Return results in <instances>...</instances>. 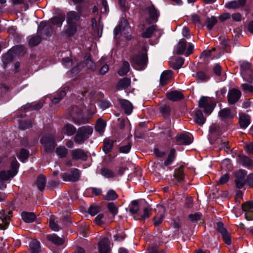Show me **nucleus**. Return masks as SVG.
Here are the masks:
<instances>
[{"instance_id":"obj_1","label":"nucleus","mask_w":253,"mask_h":253,"mask_svg":"<svg viewBox=\"0 0 253 253\" xmlns=\"http://www.w3.org/2000/svg\"><path fill=\"white\" fill-rule=\"evenodd\" d=\"M147 61V49L143 47L140 52L132 57L131 63L138 70H143L145 68Z\"/></svg>"},{"instance_id":"obj_2","label":"nucleus","mask_w":253,"mask_h":253,"mask_svg":"<svg viewBox=\"0 0 253 253\" xmlns=\"http://www.w3.org/2000/svg\"><path fill=\"white\" fill-rule=\"evenodd\" d=\"M74 137V141L78 144H81L88 139L93 132V128L89 126L80 127L76 131Z\"/></svg>"},{"instance_id":"obj_3","label":"nucleus","mask_w":253,"mask_h":253,"mask_svg":"<svg viewBox=\"0 0 253 253\" xmlns=\"http://www.w3.org/2000/svg\"><path fill=\"white\" fill-rule=\"evenodd\" d=\"M199 107L204 109L205 114L209 115L211 113L214 107L215 103L213 98L203 96L200 98L198 102Z\"/></svg>"},{"instance_id":"obj_4","label":"nucleus","mask_w":253,"mask_h":253,"mask_svg":"<svg viewBox=\"0 0 253 253\" xmlns=\"http://www.w3.org/2000/svg\"><path fill=\"white\" fill-rule=\"evenodd\" d=\"M47 26V22L46 21H43L40 23L38 29V35L31 37L29 40V43L30 46H35L41 42L42 41L41 36L42 35V30Z\"/></svg>"},{"instance_id":"obj_5","label":"nucleus","mask_w":253,"mask_h":253,"mask_svg":"<svg viewBox=\"0 0 253 253\" xmlns=\"http://www.w3.org/2000/svg\"><path fill=\"white\" fill-rule=\"evenodd\" d=\"M163 30L159 29L156 25H153L146 28L142 33V37L145 38H150L154 36L158 38L161 36Z\"/></svg>"},{"instance_id":"obj_6","label":"nucleus","mask_w":253,"mask_h":253,"mask_svg":"<svg viewBox=\"0 0 253 253\" xmlns=\"http://www.w3.org/2000/svg\"><path fill=\"white\" fill-rule=\"evenodd\" d=\"M62 63L64 66L67 68H70L72 66V65L77 64L76 66L74 67L71 70V73L73 74H77L81 71L82 63H79L76 59L73 60L69 57L65 58L63 59Z\"/></svg>"},{"instance_id":"obj_7","label":"nucleus","mask_w":253,"mask_h":253,"mask_svg":"<svg viewBox=\"0 0 253 253\" xmlns=\"http://www.w3.org/2000/svg\"><path fill=\"white\" fill-rule=\"evenodd\" d=\"M82 110L83 109L78 106L72 107L70 110V115L73 118V122L77 125L85 124L87 122V121L85 119L79 120L76 118L82 114Z\"/></svg>"},{"instance_id":"obj_8","label":"nucleus","mask_w":253,"mask_h":253,"mask_svg":"<svg viewBox=\"0 0 253 253\" xmlns=\"http://www.w3.org/2000/svg\"><path fill=\"white\" fill-rule=\"evenodd\" d=\"M246 175L247 171L244 169H240L235 173V182L237 188L240 189L244 186L246 182Z\"/></svg>"},{"instance_id":"obj_9","label":"nucleus","mask_w":253,"mask_h":253,"mask_svg":"<svg viewBox=\"0 0 253 253\" xmlns=\"http://www.w3.org/2000/svg\"><path fill=\"white\" fill-rule=\"evenodd\" d=\"M41 143L44 147L46 151L53 150L56 145L54 138L51 135H45L41 139Z\"/></svg>"},{"instance_id":"obj_10","label":"nucleus","mask_w":253,"mask_h":253,"mask_svg":"<svg viewBox=\"0 0 253 253\" xmlns=\"http://www.w3.org/2000/svg\"><path fill=\"white\" fill-rule=\"evenodd\" d=\"M12 211H9L7 213L4 210L0 211V229H5L9 223Z\"/></svg>"},{"instance_id":"obj_11","label":"nucleus","mask_w":253,"mask_h":253,"mask_svg":"<svg viewBox=\"0 0 253 253\" xmlns=\"http://www.w3.org/2000/svg\"><path fill=\"white\" fill-rule=\"evenodd\" d=\"M79 170L75 169L70 173H64L62 174V178L65 181H77L80 178Z\"/></svg>"},{"instance_id":"obj_12","label":"nucleus","mask_w":253,"mask_h":253,"mask_svg":"<svg viewBox=\"0 0 253 253\" xmlns=\"http://www.w3.org/2000/svg\"><path fill=\"white\" fill-rule=\"evenodd\" d=\"M99 253H110L111 248L110 242L108 239L104 238L98 243Z\"/></svg>"},{"instance_id":"obj_13","label":"nucleus","mask_w":253,"mask_h":253,"mask_svg":"<svg viewBox=\"0 0 253 253\" xmlns=\"http://www.w3.org/2000/svg\"><path fill=\"white\" fill-rule=\"evenodd\" d=\"M242 208L245 212V217L247 220H252L253 219V201L247 202L242 204Z\"/></svg>"},{"instance_id":"obj_14","label":"nucleus","mask_w":253,"mask_h":253,"mask_svg":"<svg viewBox=\"0 0 253 253\" xmlns=\"http://www.w3.org/2000/svg\"><path fill=\"white\" fill-rule=\"evenodd\" d=\"M80 15L75 11H71L67 13L66 20L67 24L76 25L79 26Z\"/></svg>"},{"instance_id":"obj_15","label":"nucleus","mask_w":253,"mask_h":253,"mask_svg":"<svg viewBox=\"0 0 253 253\" xmlns=\"http://www.w3.org/2000/svg\"><path fill=\"white\" fill-rule=\"evenodd\" d=\"M241 95V91L236 88L229 90L227 98L228 101L230 104H234L238 101Z\"/></svg>"},{"instance_id":"obj_16","label":"nucleus","mask_w":253,"mask_h":253,"mask_svg":"<svg viewBox=\"0 0 253 253\" xmlns=\"http://www.w3.org/2000/svg\"><path fill=\"white\" fill-rule=\"evenodd\" d=\"M236 113L228 108L221 109L218 112V116L222 120L226 121L233 119Z\"/></svg>"},{"instance_id":"obj_17","label":"nucleus","mask_w":253,"mask_h":253,"mask_svg":"<svg viewBox=\"0 0 253 253\" xmlns=\"http://www.w3.org/2000/svg\"><path fill=\"white\" fill-rule=\"evenodd\" d=\"M72 159L75 160L86 161L87 158V154L84 150L78 148L71 151Z\"/></svg>"},{"instance_id":"obj_18","label":"nucleus","mask_w":253,"mask_h":253,"mask_svg":"<svg viewBox=\"0 0 253 253\" xmlns=\"http://www.w3.org/2000/svg\"><path fill=\"white\" fill-rule=\"evenodd\" d=\"M237 161L238 163L249 169L253 168V161L248 157L239 154L237 156Z\"/></svg>"},{"instance_id":"obj_19","label":"nucleus","mask_w":253,"mask_h":253,"mask_svg":"<svg viewBox=\"0 0 253 253\" xmlns=\"http://www.w3.org/2000/svg\"><path fill=\"white\" fill-rule=\"evenodd\" d=\"M158 215L153 218L155 226H158L162 223L163 219L165 216V209L163 206L158 205L156 209Z\"/></svg>"},{"instance_id":"obj_20","label":"nucleus","mask_w":253,"mask_h":253,"mask_svg":"<svg viewBox=\"0 0 253 253\" xmlns=\"http://www.w3.org/2000/svg\"><path fill=\"white\" fill-rule=\"evenodd\" d=\"M176 141L179 144L189 145L193 141V138L190 134L183 133L176 137Z\"/></svg>"},{"instance_id":"obj_21","label":"nucleus","mask_w":253,"mask_h":253,"mask_svg":"<svg viewBox=\"0 0 253 253\" xmlns=\"http://www.w3.org/2000/svg\"><path fill=\"white\" fill-rule=\"evenodd\" d=\"M20 50H22L23 53L25 52V48L22 46H16L13 47L7 52L6 55L3 56V60L11 61L13 58V54L18 53ZM3 62L5 61H3Z\"/></svg>"},{"instance_id":"obj_22","label":"nucleus","mask_w":253,"mask_h":253,"mask_svg":"<svg viewBox=\"0 0 253 253\" xmlns=\"http://www.w3.org/2000/svg\"><path fill=\"white\" fill-rule=\"evenodd\" d=\"M118 100L125 113L127 115L130 114L133 109L132 104L129 101L126 99H119Z\"/></svg>"},{"instance_id":"obj_23","label":"nucleus","mask_w":253,"mask_h":253,"mask_svg":"<svg viewBox=\"0 0 253 253\" xmlns=\"http://www.w3.org/2000/svg\"><path fill=\"white\" fill-rule=\"evenodd\" d=\"M130 27L127 22L126 20L121 21L119 25L115 28L114 32L115 35L116 36L120 33L125 34V31L129 29Z\"/></svg>"},{"instance_id":"obj_24","label":"nucleus","mask_w":253,"mask_h":253,"mask_svg":"<svg viewBox=\"0 0 253 253\" xmlns=\"http://www.w3.org/2000/svg\"><path fill=\"white\" fill-rule=\"evenodd\" d=\"M76 128L71 124H66L61 130V132L62 134H66L68 136L73 135L76 133Z\"/></svg>"},{"instance_id":"obj_25","label":"nucleus","mask_w":253,"mask_h":253,"mask_svg":"<svg viewBox=\"0 0 253 253\" xmlns=\"http://www.w3.org/2000/svg\"><path fill=\"white\" fill-rule=\"evenodd\" d=\"M251 117L249 115L242 114L240 115L239 123L242 128H247L250 124Z\"/></svg>"},{"instance_id":"obj_26","label":"nucleus","mask_w":253,"mask_h":253,"mask_svg":"<svg viewBox=\"0 0 253 253\" xmlns=\"http://www.w3.org/2000/svg\"><path fill=\"white\" fill-rule=\"evenodd\" d=\"M167 97L170 100L177 101L182 99L184 96L180 91L174 90L167 92Z\"/></svg>"},{"instance_id":"obj_27","label":"nucleus","mask_w":253,"mask_h":253,"mask_svg":"<svg viewBox=\"0 0 253 253\" xmlns=\"http://www.w3.org/2000/svg\"><path fill=\"white\" fill-rule=\"evenodd\" d=\"M206 119L204 117L202 112L197 110L195 112L194 121L200 126L203 125L206 122Z\"/></svg>"},{"instance_id":"obj_28","label":"nucleus","mask_w":253,"mask_h":253,"mask_svg":"<svg viewBox=\"0 0 253 253\" xmlns=\"http://www.w3.org/2000/svg\"><path fill=\"white\" fill-rule=\"evenodd\" d=\"M46 238L49 241L59 246L63 245L65 242L64 239L59 237L55 234L47 235Z\"/></svg>"},{"instance_id":"obj_29","label":"nucleus","mask_w":253,"mask_h":253,"mask_svg":"<svg viewBox=\"0 0 253 253\" xmlns=\"http://www.w3.org/2000/svg\"><path fill=\"white\" fill-rule=\"evenodd\" d=\"M150 19L154 22H157L159 16V12L153 5L147 8Z\"/></svg>"},{"instance_id":"obj_30","label":"nucleus","mask_w":253,"mask_h":253,"mask_svg":"<svg viewBox=\"0 0 253 253\" xmlns=\"http://www.w3.org/2000/svg\"><path fill=\"white\" fill-rule=\"evenodd\" d=\"M131 80L128 78H124L120 80L117 84V88L119 90L126 89L130 85Z\"/></svg>"},{"instance_id":"obj_31","label":"nucleus","mask_w":253,"mask_h":253,"mask_svg":"<svg viewBox=\"0 0 253 253\" xmlns=\"http://www.w3.org/2000/svg\"><path fill=\"white\" fill-rule=\"evenodd\" d=\"M172 73L170 70H167L163 72L160 78V84L164 86L168 83L172 77Z\"/></svg>"},{"instance_id":"obj_32","label":"nucleus","mask_w":253,"mask_h":253,"mask_svg":"<svg viewBox=\"0 0 253 253\" xmlns=\"http://www.w3.org/2000/svg\"><path fill=\"white\" fill-rule=\"evenodd\" d=\"M184 167L183 166H180L175 170L174 177L178 181H182L184 178Z\"/></svg>"},{"instance_id":"obj_33","label":"nucleus","mask_w":253,"mask_h":253,"mask_svg":"<svg viewBox=\"0 0 253 253\" xmlns=\"http://www.w3.org/2000/svg\"><path fill=\"white\" fill-rule=\"evenodd\" d=\"M130 70L129 64L127 61H124L123 62V64L119 71L118 74L120 76H123L126 75Z\"/></svg>"},{"instance_id":"obj_34","label":"nucleus","mask_w":253,"mask_h":253,"mask_svg":"<svg viewBox=\"0 0 253 253\" xmlns=\"http://www.w3.org/2000/svg\"><path fill=\"white\" fill-rule=\"evenodd\" d=\"M31 253H39L41 251L40 242L37 240H32L30 244Z\"/></svg>"},{"instance_id":"obj_35","label":"nucleus","mask_w":253,"mask_h":253,"mask_svg":"<svg viewBox=\"0 0 253 253\" xmlns=\"http://www.w3.org/2000/svg\"><path fill=\"white\" fill-rule=\"evenodd\" d=\"M21 216L23 220L27 223L33 222L36 218V215L34 212H23Z\"/></svg>"},{"instance_id":"obj_36","label":"nucleus","mask_w":253,"mask_h":253,"mask_svg":"<svg viewBox=\"0 0 253 253\" xmlns=\"http://www.w3.org/2000/svg\"><path fill=\"white\" fill-rule=\"evenodd\" d=\"M106 126V123L101 119H98L96 122L95 129L100 134H102Z\"/></svg>"},{"instance_id":"obj_37","label":"nucleus","mask_w":253,"mask_h":253,"mask_svg":"<svg viewBox=\"0 0 253 253\" xmlns=\"http://www.w3.org/2000/svg\"><path fill=\"white\" fill-rule=\"evenodd\" d=\"M114 141L109 138H106L104 140V146L103 150L105 153H108L110 152L113 146Z\"/></svg>"},{"instance_id":"obj_38","label":"nucleus","mask_w":253,"mask_h":253,"mask_svg":"<svg viewBox=\"0 0 253 253\" xmlns=\"http://www.w3.org/2000/svg\"><path fill=\"white\" fill-rule=\"evenodd\" d=\"M186 41L184 39H181L176 46V53L177 54H182L185 50L186 47Z\"/></svg>"},{"instance_id":"obj_39","label":"nucleus","mask_w":253,"mask_h":253,"mask_svg":"<svg viewBox=\"0 0 253 253\" xmlns=\"http://www.w3.org/2000/svg\"><path fill=\"white\" fill-rule=\"evenodd\" d=\"M46 184V177L43 175H40L37 179V186L41 191H43Z\"/></svg>"},{"instance_id":"obj_40","label":"nucleus","mask_w":253,"mask_h":253,"mask_svg":"<svg viewBox=\"0 0 253 253\" xmlns=\"http://www.w3.org/2000/svg\"><path fill=\"white\" fill-rule=\"evenodd\" d=\"M149 211L150 210L148 208H145L143 209V213L134 215V218L135 220H144L150 216Z\"/></svg>"},{"instance_id":"obj_41","label":"nucleus","mask_w":253,"mask_h":253,"mask_svg":"<svg viewBox=\"0 0 253 253\" xmlns=\"http://www.w3.org/2000/svg\"><path fill=\"white\" fill-rule=\"evenodd\" d=\"M76 25L68 24L65 29V34L69 37L74 35L77 31V27Z\"/></svg>"},{"instance_id":"obj_42","label":"nucleus","mask_w":253,"mask_h":253,"mask_svg":"<svg viewBox=\"0 0 253 253\" xmlns=\"http://www.w3.org/2000/svg\"><path fill=\"white\" fill-rule=\"evenodd\" d=\"M10 166L11 169L10 170L12 172L11 175L12 176H15L17 174L19 168V164L15 157H13L11 160Z\"/></svg>"},{"instance_id":"obj_43","label":"nucleus","mask_w":253,"mask_h":253,"mask_svg":"<svg viewBox=\"0 0 253 253\" xmlns=\"http://www.w3.org/2000/svg\"><path fill=\"white\" fill-rule=\"evenodd\" d=\"M68 152V150L64 146H60L56 150L57 155L61 158L66 157Z\"/></svg>"},{"instance_id":"obj_44","label":"nucleus","mask_w":253,"mask_h":253,"mask_svg":"<svg viewBox=\"0 0 253 253\" xmlns=\"http://www.w3.org/2000/svg\"><path fill=\"white\" fill-rule=\"evenodd\" d=\"M12 172L10 170L7 171L2 170L0 172V179L2 181H6L9 180L10 178L13 177L12 176Z\"/></svg>"},{"instance_id":"obj_45","label":"nucleus","mask_w":253,"mask_h":253,"mask_svg":"<svg viewBox=\"0 0 253 253\" xmlns=\"http://www.w3.org/2000/svg\"><path fill=\"white\" fill-rule=\"evenodd\" d=\"M129 212L134 215L138 214L137 213L139 211L138 202L136 200L133 201L129 208Z\"/></svg>"},{"instance_id":"obj_46","label":"nucleus","mask_w":253,"mask_h":253,"mask_svg":"<svg viewBox=\"0 0 253 253\" xmlns=\"http://www.w3.org/2000/svg\"><path fill=\"white\" fill-rule=\"evenodd\" d=\"M118 198V195L116 192L111 189L108 191L107 194L104 196V199L105 200L111 201L116 200Z\"/></svg>"},{"instance_id":"obj_47","label":"nucleus","mask_w":253,"mask_h":253,"mask_svg":"<svg viewBox=\"0 0 253 253\" xmlns=\"http://www.w3.org/2000/svg\"><path fill=\"white\" fill-rule=\"evenodd\" d=\"M84 58L85 59V65L87 68L91 70H94L95 68V65L90 59V55L86 54L84 56Z\"/></svg>"},{"instance_id":"obj_48","label":"nucleus","mask_w":253,"mask_h":253,"mask_svg":"<svg viewBox=\"0 0 253 253\" xmlns=\"http://www.w3.org/2000/svg\"><path fill=\"white\" fill-rule=\"evenodd\" d=\"M175 157V150L174 149H171L170 150L169 155L167 159L165 161L164 164L165 166L170 165L174 160Z\"/></svg>"},{"instance_id":"obj_49","label":"nucleus","mask_w":253,"mask_h":253,"mask_svg":"<svg viewBox=\"0 0 253 253\" xmlns=\"http://www.w3.org/2000/svg\"><path fill=\"white\" fill-rule=\"evenodd\" d=\"M160 112L165 117H169L171 113L170 107L167 105H162L160 108Z\"/></svg>"},{"instance_id":"obj_50","label":"nucleus","mask_w":253,"mask_h":253,"mask_svg":"<svg viewBox=\"0 0 253 253\" xmlns=\"http://www.w3.org/2000/svg\"><path fill=\"white\" fill-rule=\"evenodd\" d=\"M101 173L107 178L113 177L115 175L114 172L111 169L107 168H102L101 169Z\"/></svg>"},{"instance_id":"obj_51","label":"nucleus","mask_w":253,"mask_h":253,"mask_svg":"<svg viewBox=\"0 0 253 253\" xmlns=\"http://www.w3.org/2000/svg\"><path fill=\"white\" fill-rule=\"evenodd\" d=\"M29 156V152L26 149H22L19 154L17 155L18 159L22 162H24L27 159Z\"/></svg>"},{"instance_id":"obj_52","label":"nucleus","mask_w":253,"mask_h":253,"mask_svg":"<svg viewBox=\"0 0 253 253\" xmlns=\"http://www.w3.org/2000/svg\"><path fill=\"white\" fill-rule=\"evenodd\" d=\"M196 79L198 82H205L209 79V77L205 73L200 71L197 73Z\"/></svg>"},{"instance_id":"obj_53","label":"nucleus","mask_w":253,"mask_h":253,"mask_svg":"<svg viewBox=\"0 0 253 253\" xmlns=\"http://www.w3.org/2000/svg\"><path fill=\"white\" fill-rule=\"evenodd\" d=\"M42 107V104L40 102H38L35 104H30L28 103L26 105L22 108L26 109H30L31 110H39Z\"/></svg>"},{"instance_id":"obj_54","label":"nucleus","mask_w":253,"mask_h":253,"mask_svg":"<svg viewBox=\"0 0 253 253\" xmlns=\"http://www.w3.org/2000/svg\"><path fill=\"white\" fill-rule=\"evenodd\" d=\"M100 207L97 205H91L88 209V212L92 216H94L100 211Z\"/></svg>"},{"instance_id":"obj_55","label":"nucleus","mask_w":253,"mask_h":253,"mask_svg":"<svg viewBox=\"0 0 253 253\" xmlns=\"http://www.w3.org/2000/svg\"><path fill=\"white\" fill-rule=\"evenodd\" d=\"M64 21L63 16H55L51 19V22L54 25H61Z\"/></svg>"},{"instance_id":"obj_56","label":"nucleus","mask_w":253,"mask_h":253,"mask_svg":"<svg viewBox=\"0 0 253 253\" xmlns=\"http://www.w3.org/2000/svg\"><path fill=\"white\" fill-rule=\"evenodd\" d=\"M217 20L214 17L208 18L206 20L207 27L209 30H211L214 25L216 24Z\"/></svg>"},{"instance_id":"obj_57","label":"nucleus","mask_w":253,"mask_h":253,"mask_svg":"<svg viewBox=\"0 0 253 253\" xmlns=\"http://www.w3.org/2000/svg\"><path fill=\"white\" fill-rule=\"evenodd\" d=\"M107 208L114 216L117 214L118 208L113 203H109L107 204Z\"/></svg>"},{"instance_id":"obj_58","label":"nucleus","mask_w":253,"mask_h":253,"mask_svg":"<svg viewBox=\"0 0 253 253\" xmlns=\"http://www.w3.org/2000/svg\"><path fill=\"white\" fill-rule=\"evenodd\" d=\"M49 227L54 231H58L59 230V226L56 222L53 217H50L49 219Z\"/></svg>"},{"instance_id":"obj_59","label":"nucleus","mask_w":253,"mask_h":253,"mask_svg":"<svg viewBox=\"0 0 253 253\" xmlns=\"http://www.w3.org/2000/svg\"><path fill=\"white\" fill-rule=\"evenodd\" d=\"M92 22V28L95 31H97L98 33H99V31L100 29L101 30H102V26L100 24V23L97 24L96 19L95 18H93L91 19Z\"/></svg>"},{"instance_id":"obj_60","label":"nucleus","mask_w":253,"mask_h":253,"mask_svg":"<svg viewBox=\"0 0 253 253\" xmlns=\"http://www.w3.org/2000/svg\"><path fill=\"white\" fill-rule=\"evenodd\" d=\"M242 87L245 92H253V86L248 84H242Z\"/></svg>"},{"instance_id":"obj_61","label":"nucleus","mask_w":253,"mask_h":253,"mask_svg":"<svg viewBox=\"0 0 253 253\" xmlns=\"http://www.w3.org/2000/svg\"><path fill=\"white\" fill-rule=\"evenodd\" d=\"M32 124L29 121H21L20 122L19 126L22 129H26L32 127Z\"/></svg>"},{"instance_id":"obj_62","label":"nucleus","mask_w":253,"mask_h":253,"mask_svg":"<svg viewBox=\"0 0 253 253\" xmlns=\"http://www.w3.org/2000/svg\"><path fill=\"white\" fill-rule=\"evenodd\" d=\"M226 7L228 8L237 9L240 8L237 0L229 2L225 4Z\"/></svg>"},{"instance_id":"obj_63","label":"nucleus","mask_w":253,"mask_h":253,"mask_svg":"<svg viewBox=\"0 0 253 253\" xmlns=\"http://www.w3.org/2000/svg\"><path fill=\"white\" fill-rule=\"evenodd\" d=\"M176 64L173 66L174 69H178L181 67L184 63V59L181 57H179L175 60Z\"/></svg>"},{"instance_id":"obj_64","label":"nucleus","mask_w":253,"mask_h":253,"mask_svg":"<svg viewBox=\"0 0 253 253\" xmlns=\"http://www.w3.org/2000/svg\"><path fill=\"white\" fill-rule=\"evenodd\" d=\"M222 236V238L224 242L227 245H230L231 243V236L230 234L226 231L224 233L221 234Z\"/></svg>"}]
</instances>
